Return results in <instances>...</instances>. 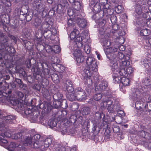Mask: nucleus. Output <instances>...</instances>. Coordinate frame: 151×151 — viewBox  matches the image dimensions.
<instances>
[{"label": "nucleus", "mask_w": 151, "mask_h": 151, "mask_svg": "<svg viewBox=\"0 0 151 151\" xmlns=\"http://www.w3.org/2000/svg\"><path fill=\"white\" fill-rule=\"evenodd\" d=\"M48 124L52 128L55 127H57V122L54 119H50L48 122Z\"/></svg>", "instance_id": "nucleus-30"}, {"label": "nucleus", "mask_w": 151, "mask_h": 151, "mask_svg": "<svg viewBox=\"0 0 151 151\" xmlns=\"http://www.w3.org/2000/svg\"><path fill=\"white\" fill-rule=\"evenodd\" d=\"M136 135H137L140 136L144 139L143 140L145 141V139L146 140L148 139V138L149 136V134L146 132L145 131L142 130L141 131H137L135 133Z\"/></svg>", "instance_id": "nucleus-14"}, {"label": "nucleus", "mask_w": 151, "mask_h": 151, "mask_svg": "<svg viewBox=\"0 0 151 151\" xmlns=\"http://www.w3.org/2000/svg\"><path fill=\"white\" fill-rule=\"evenodd\" d=\"M83 38V37H82L81 36H80L78 35V36H77L75 39V41L78 42L79 44L80 43L81 44V43L82 42Z\"/></svg>", "instance_id": "nucleus-55"}, {"label": "nucleus", "mask_w": 151, "mask_h": 151, "mask_svg": "<svg viewBox=\"0 0 151 151\" xmlns=\"http://www.w3.org/2000/svg\"><path fill=\"white\" fill-rule=\"evenodd\" d=\"M44 6L41 4H38L36 6V9L37 11L39 13H41L44 10Z\"/></svg>", "instance_id": "nucleus-41"}, {"label": "nucleus", "mask_w": 151, "mask_h": 151, "mask_svg": "<svg viewBox=\"0 0 151 151\" xmlns=\"http://www.w3.org/2000/svg\"><path fill=\"white\" fill-rule=\"evenodd\" d=\"M79 32L78 30L76 29H73L70 34V38L71 40L75 39L79 34Z\"/></svg>", "instance_id": "nucleus-20"}, {"label": "nucleus", "mask_w": 151, "mask_h": 151, "mask_svg": "<svg viewBox=\"0 0 151 151\" xmlns=\"http://www.w3.org/2000/svg\"><path fill=\"white\" fill-rule=\"evenodd\" d=\"M58 60V58L56 57L52 56L51 57V60L52 61V63L53 64H55L57 62Z\"/></svg>", "instance_id": "nucleus-53"}, {"label": "nucleus", "mask_w": 151, "mask_h": 151, "mask_svg": "<svg viewBox=\"0 0 151 151\" xmlns=\"http://www.w3.org/2000/svg\"><path fill=\"white\" fill-rule=\"evenodd\" d=\"M130 64V63L129 61L127 60H124L122 61V63L120 65V66H122V67L126 68V67L128 66Z\"/></svg>", "instance_id": "nucleus-35"}, {"label": "nucleus", "mask_w": 151, "mask_h": 151, "mask_svg": "<svg viewBox=\"0 0 151 151\" xmlns=\"http://www.w3.org/2000/svg\"><path fill=\"white\" fill-rule=\"evenodd\" d=\"M61 101L59 100H56L53 102V106L55 108H58L60 107Z\"/></svg>", "instance_id": "nucleus-37"}, {"label": "nucleus", "mask_w": 151, "mask_h": 151, "mask_svg": "<svg viewBox=\"0 0 151 151\" xmlns=\"http://www.w3.org/2000/svg\"><path fill=\"white\" fill-rule=\"evenodd\" d=\"M90 109L88 107H85L83 108V111L82 112L83 115H88L89 114L90 111Z\"/></svg>", "instance_id": "nucleus-38"}, {"label": "nucleus", "mask_w": 151, "mask_h": 151, "mask_svg": "<svg viewBox=\"0 0 151 151\" xmlns=\"http://www.w3.org/2000/svg\"><path fill=\"white\" fill-rule=\"evenodd\" d=\"M41 144H42V141H34L32 143V147L35 148H41L44 149L43 145H42Z\"/></svg>", "instance_id": "nucleus-24"}, {"label": "nucleus", "mask_w": 151, "mask_h": 151, "mask_svg": "<svg viewBox=\"0 0 151 151\" xmlns=\"http://www.w3.org/2000/svg\"><path fill=\"white\" fill-rule=\"evenodd\" d=\"M24 133L22 132H20L14 134L12 136L13 138L14 139H21V141L23 139L24 136Z\"/></svg>", "instance_id": "nucleus-27"}, {"label": "nucleus", "mask_w": 151, "mask_h": 151, "mask_svg": "<svg viewBox=\"0 0 151 151\" xmlns=\"http://www.w3.org/2000/svg\"><path fill=\"white\" fill-rule=\"evenodd\" d=\"M23 105L21 102L18 101V103L17 104L16 106L19 109L22 110L23 109Z\"/></svg>", "instance_id": "nucleus-56"}, {"label": "nucleus", "mask_w": 151, "mask_h": 151, "mask_svg": "<svg viewBox=\"0 0 151 151\" xmlns=\"http://www.w3.org/2000/svg\"><path fill=\"white\" fill-rule=\"evenodd\" d=\"M77 100L78 101L82 100L86 97V93L84 90L80 88H78L75 90Z\"/></svg>", "instance_id": "nucleus-7"}, {"label": "nucleus", "mask_w": 151, "mask_h": 151, "mask_svg": "<svg viewBox=\"0 0 151 151\" xmlns=\"http://www.w3.org/2000/svg\"><path fill=\"white\" fill-rule=\"evenodd\" d=\"M87 65V69L85 70V73L91 76V72H96L97 70L98 66L96 64L97 61L95 58L92 56L87 57L86 60Z\"/></svg>", "instance_id": "nucleus-1"}, {"label": "nucleus", "mask_w": 151, "mask_h": 151, "mask_svg": "<svg viewBox=\"0 0 151 151\" xmlns=\"http://www.w3.org/2000/svg\"><path fill=\"white\" fill-rule=\"evenodd\" d=\"M68 129L69 128L63 125L58 128V130L62 134H64L67 132Z\"/></svg>", "instance_id": "nucleus-28"}, {"label": "nucleus", "mask_w": 151, "mask_h": 151, "mask_svg": "<svg viewBox=\"0 0 151 151\" xmlns=\"http://www.w3.org/2000/svg\"><path fill=\"white\" fill-rule=\"evenodd\" d=\"M71 1L72 3H74V7L76 10L79 11L81 9L82 6L80 2L75 0H73Z\"/></svg>", "instance_id": "nucleus-23"}, {"label": "nucleus", "mask_w": 151, "mask_h": 151, "mask_svg": "<svg viewBox=\"0 0 151 151\" xmlns=\"http://www.w3.org/2000/svg\"><path fill=\"white\" fill-rule=\"evenodd\" d=\"M105 52L106 54L107 57L109 60L113 59L114 58L112 57L113 53L117 51V49L115 47L106 48L105 49Z\"/></svg>", "instance_id": "nucleus-8"}, {"label": "nucleus", "mask_w": 151, "mask_h": 151, "mask_svg": "<svg viewBox=\"0 0 151 151\" xmlns=\"http://www.w3.org/2000/svg\"><path fill=\"white\" fill-rule=\"evenodd\" d=\"M93 72H91V76H89L88 74L85 73L86 78L84 79V81L85 83L87 84L90 85L92 84V80L91 78Z\"/></svg>", "instance_id": "nucleus-25"}, {"label": "nucleus", "mask_w": 151, "mask_h": 151, "mask_svg": "<svg viewBox=\"0 0 151 151\" xmlns=\"http://www.w3.org/2000/svg\"><path fill=\"white\" fill-rule=\"evenodd\" d=\"M48 48L49 49V52L50 51L55 53H59L60 50V48L59 46L58 45H55L51 47L50 46H49Z\"/></svg>", "instance_id": "nucleus-18"}, {"label": "nucleus", "mask_w": 151, "mask_h": 151, "mask_svg": "<svg viewBox=\"0 0 151 151\" xmlns=\"http://www.w3.org/2000/svg\"><path fill=\"white\" fill-rule=\"evenodd\" d=\"M25 64L27 67L29 68L31 66V60L30 59L27 60L25 62Z\"/></svg>", "instance_id": "nucleus-59"}, {"label": "nucleus", "mask_w": 151, "mask_h": 151, "mask_svg": "<svg viewBox=\"0 0 151 151\" xmlns=\"http://www.w3.org/2000/svg\"><path fill=\"white\" fill-rule=\"evenodd\" d=\"M143 81L145 85L148 86L151 85V80L150 79L146 78Z\"/></svg>", "instance_id": "nucleus-48"}, {"label": "nucleus", "mask_w": 151, "mask_h": 151, "mask_svg": "<svg viewBox=\"0 0 151 151\" xmlns=\"http://www.w3.org/2000/svg\"><path fill=\"white\" fill-rule=\"evenodd\" d=\"M76 21L77 24L80 27L84 28L86 26V22L84 19H77Z\"/></svg>", "instance_id": "nucleus-19"}, {"label": "nucleus", "mask_w": 151, "mask_h": 151, "mask_svg": "<svg viewBox=\"0 0 151 151\" xmlns=\"http://www.w3.org/2000/svg\"><path fill=\"white\" fill-rule=\"evenodd\" d=\"M52 141V139L50 137L47 138L45 139L44 141L42 142V144H43V147L47 148L50 145Z\"/></svg>", "instance_id": "nucleus-21"}, {"label": "nucleus", "mask_w": 151, "mask_h": 151, "mask_svg": "<svg viewBox=\"0 0 151 151\" xmlns=\"http://www.w3.org/2000/svg\"><path fill=\"white\" fill-rule=\"evenodd\" d=\"M117 111V113L118 114H119L121 116H124L125 115V113L124 112V111L121 110H120L119 108V107L118 106V107H117V110H116Z\"/></svg>", "instance_id": "nucleus-51"}, {"label": "nucleus", "mask_w": 151, "mask_h": 151, "mask_svg": "<svg viewBox=\"0 0 151 151\" xmlns=\"http://www.w3.org/2000/svg\"><path fill=\"white\" fill-rule=\"evenodd\" d=\"M68 24L69 27L73 28V29H75L74 24L73 23V21L71 19L68 20Z\"/></svg>", "instance_id": "nucleus-49"}, {"label": "nucleus", "mask_w": 151, "mask_h": 151, "mask_svg": "<svg viewBox=\"0 0 151 151\" xmlns=\"http://www.w3.org/2000/svg\"><path fill=\"white\" fill-rule=\"evenodd\" d=\"M32 140L36 141H41L40 140L41 137L40 135L39 134H36L34 135L33 136H32Z\"/></svg>", "instance_id": "nucleus-45"}, {"label": "nucleus", "mask_w": 151, "mask_h": 151, "mask_svg": "<svg viewBox=\"0 0 151 151\" xmlns=\"http://www.w3.org/2000/svg\"><path fill=\"white\" fill-rule=\"evenodd\" d=\"M22 142H23L24 145L30 147H32V143L34 142L31 135L24 136Z\"/></svg>", "instance_id": "nucleus-10"}, {"label": "nucleus", "mask_w": 151, "mask_h": 151, "mask_svg": "<svg viewBox=\"0 0 151 151\" xmlns=\"http://www.w3.org/2000/svg\"><path fill=\"white\" fill-rule=\"evenodd\" d=\"M34 71L37 75H40L41 74V72L40 69L35 68L34 69Z\"/></svg>", "instance_id": "nucleus-64"}, {"label": "nucleus", "mask_w": 151, "mask_h": 151, "mask_svg": "<svg viewBox=\"0 0 151 151\" xmlns=\"http://www.w3.org/2000/svg\"><path fill=\"white\" fill-rule=\"evenodd\" d=\"M113 81L115 83H121L122 77L116 76H113Z\"/></svg>", "instance_id": "nucleus-36"}, {"label": "nucleus", "mask_w": 151, "mask_h": 151, "mask_svg": "<svg viewBox=\"0 0 151 151\" xmlns=\"http://www.w3.org/2000/svg\"><path fill=\"white\" fill-rule=\"evenodd\" d=\"M85 57L82 54L76 58V61L78 63H80L83 62L85 60Z\"/></svg>", "instance_id": "nucleus-34"}, {"label": "nucleus", "mask_w": 151, "mask_h": 151, "mask_svg": "<svg viewBox=\"0 0 151 151\" xmlns=\"http://www.w3.org/2000/svg\"><path fill=\"white\" fill-rule=\"evenodd\" d=\"M63 97L62 94L59 92H58L55 93L53 96V99L56 100L60 101L61 100Z\"/></svg>", "instance_id": "nucleus-31"}, {"label": "nucleus", "mask_w": 151, "mask_h": 151, "mask_svg": "<svg viewBox=\"0 0 151 151\" xmlns=\"http://www.w3.org/2000/svg\"><path fill=\"white\" fill-rule=\"evenodd\" d=\"M25 18L26 19V20L27 22L30 21L32 18V16L31 14H26L25 15Z\"/></svg>", "instance_id": "nucleus-52"}, {"label": "nucleus", "mask_w": 151, "mask_h": 151, "mask_svg": "<svg viewBox=\"0 0 151 151\" xmlns=\"http://www.w3.org/2000/svg\"><path fill=\"white\" fill-rule=\"evenodd\" d=\"M17 95L18 96L19 98L22 99L24 96V94L22 92L18 91L17 93Z\"/></svg>", "instance_id": "nucleus-63"}, {"label": "nucleus", "mask_w": 151, "mask_h": 151, "mask_svg": "<svg viewBox=\"0 0 151 151\" xmlns=\"http://www.w3.org/2000/svg\"><path fill=\"white\" fill-rule=\"evenodd\" d=\"M42 21L41 19L38 18L35 19L34 21L32 22V25L36 28L40 29V27Z\"/></svg>", "instance_id": "nucleus-22"}, {"label": "nucleus", "mask_w": 151, "mask_h": 151, "mask_svg": "<svg viewBox=\"0 0 151 151\" xmlns=\"http://www.w3.org/2000/svg\"><path fill=\"white\" fill-rule=\"evenodd\" d=\"M50 27V24L46 22H43L42 23L40 29L42 32H47L48 30H49V27Z\"/></svg>", "instance_id": "nucleus-15"}, {"label": "nucleus", "mask_w": 151, "mask_h": 151, "mask_svg": "<svg viewBox=\"0 0 151 151\" xmlns=\"http://www.w3.org/2000/svg\"><path fill=\"white\" fill-rule=\"evenodd\" d=\"M5 37H6V40H8L7 36H6L5 33H4L0 29V38H4Z\"/></svg>", "instance_id": "nucleus-61"}, {"label": "nucleus", "mask_w": 151, "mask_h": 151, "mask_svg": "<svg viewBox=\"0 0 151 151\" xmlns=\"http://www.w3.org/2000/svg\"><path fill=\"white\" fill-rule=\"evenodd\" d=\"M149 33L148 32L147 29H142L140 31V35L142 36H147L148 35Z\"/></svg>", "instance_id": "nucleus-46"}, {"label": "nucleus", "mask_w": 151, "mask_h": 151, "mask_svg": "<svg viewBox=\"0 0 151 151\" xmlns=\"http://www.w3.org/2000/svg\"><path fill=\"white\" fill-rule=\"evenodd\" d=\"M68 107L67 102L65 99H63L62 101H61L60 107L61 108L65 109Z\"/></svg>", "instance_id": "nucleus-40"}, {"label": "nucleus", "mask_w": 151, "mask_h": 151, "mask_svg": "<svg viewBox=\"0 0 151 151\" xmlns=\"http://www.w3.org/2000/svg\"><path fill=\"white\" fill-rule=\"evenodd\" d=\"M14 22H15V24H12L10 26L12 28L15 29L17 27L18 25V23L16 20H14Z\"/></svg>", "instance_id": "nucleus-60"}, {"label": "nucleus", "mask_w": 151, "mask_h": 151, "mask_svg": "<svg viewBox=\"0 0 151 151\" xmlns=\"http://www.w3.org/2000/svg\"><path fill=\"white\" fill-rule=\"evenodd\" d=\"M84 50L87 54H89L90 52V48L89 45L85 44L84 47Z\"/></svg>", "instance_id": "nucleus-47"}, {"label": "nucleus", "mask_w": 151, "mask_h": 151, "mask_svg": "<svg viewBox=\"0 0 151 151\" xmlns=\"http://www.w3.org/2000/svg\"><path fill=\"white\" fill-rule=\"evenodd\" d=\"M135 12L138 14H139L142 13V9L140 5L137 4L136 5L135 8Z\"/></svg>", "instance_id": "nucleus-43"}, {"label": "nucleus", "mask_w": 151, "mask_h": 151, "mask_svg": "<svg viewBox=\"0 0 151 151\" xmlns=\"http://www.w3.org/2000/svg\"><path fill=\"white\" fill-rule=\"evenodd\" d=\"M112 69H114V71L117 72L119 75L122 76H124L127 74L126 71L125 70L126 68L120 66L119 68L117 69L118 68V65L116 63H114L112 66Z\"/></svg>", "instance_id": "nucleus-6"}, {"label": "nucleus", "mask_w": 151, "mask_h": 151, "mask_svg": "<svg viewBox=\"0 0 151 151\" xmlns=\"http://www.w3.org/2000/svg\"><path fill=\"white\" fill-rule=\"evenodd\" d=\"M102 97V94L101 93H98L95 94L93 96L94 99L96 101H98L100 100Z\"/></svg>", "instance_id": "nucleus-44"}, {"label": "nucleus", "mask_w": 151, "mask_h": 151, "mask_svg": "<svg viewBox=\"0 0 151 151\" xmlns=\"http://www.w3.org/2000/svg\"><path fill=\"white\" fill-rule=\"evenodd\" d=\"M16 144L15 143L13 142H12L10 143V144L9 145V148L12 149L11 150H12L16 147Z\"/></svg>", "instance_id": "nucleus-57"}, {"label": "nucleus", "mask_w": 151, "mask_h": 151, "mask_svg": "<svg viewBox=\"0 0 151 151\" xmlns=\"http://www.w3.org/2000/svg\"><path fill=\"white\" fill-rule=\"evenodd\" d=\"M7 136V135H6V132L5 134L4 131H3L2 133H1V134H0V143L4 144H6L8 142L7 140L4 139L5 136ZM11 136V135L10 134L7 136V137H9Z\"/></svg>", "instance_id": "nucleus-17"}, {"label": "nucleus", "mask_w": 151, "mask_h": 151, "mask_svg": "<svg viewBox=\"0 0 151 151\" xmlns=\"http://www.w3.org/2000/svg\"><path fill=\"white\" fill-rule=\"evenodd\" d=\"M99 2L101 5L103 6V9L110 7V5L108 3V0H99Z\"/></svg>", "instance_id": "nucleus-26"}, {"label": "nucleus", "mask_w": 151, "mask_h": 151, "mask_svg": "<svg viewBox=\"0 0 151 151\" xmlns=\"http://www.w3.org/2000/svg\"><path fill=\"white\" fill-rule=\"evenodd\" d=\"M91 42V40L89 38V37L87 35L86 37H83L82 42L81 43V46L82 47L84 43H85V44L89 45Z\"/></svg>", "instance_id": "nucleus-32"}, {"label": "nucleus", "mask_w": 151, "mask_h": 151, "mask_svg": "<svg viewBox=\"0 0 151 151\" xmlns=\"http://www.w3.org/2000/svg\"><path fill=\"white\" fill-rule=\"evenodd\" d=\"M108 86L107 82L106 81H102L98 86L95 88L96 91H103L106 89Z\"/></svg>", "instance_id": "nucleus-12"}, {"label": "nucleus", "mask_w": 151, "mask_h": 151, "mask_svg": "<svg viewBox=\"0 0 151 151\" xmlns=\"http://www.w3.org/2000/svg\"><path fill=\"white\" fill-rule=\"evenodd\" d=\"M129 79L126 78L122 77L121 83L124 86H127L129 84Z\"/></svg>", "instance_id": "nucleus-33"}, {"label": "nucleus", "mask_w": 151, "mask_h": 151, "mask_svg": "<svg viewBox=\"0 0 151 151\" xmlns=\"http://www.w3.org/2000/svg\"><path fill=\"white\" fill-rule=\"evenodd\" d=\"M110 20L112 23H115L117 21L116 17L114 15H111L110 17Z\"/></svg>", "instance_id": "nucleus-50"}, {"label": "nucleus", "mask_w": 151, "mask_h": 151, "mask_svg": "<svg viewBox=\"0 0 151 151\" xmlns=\"http://www.w3.org/2000/svg\"><path fill=\"white\" fill-rule=\"evenodd\" d=\"M72 84L70 80H68L66 81L64 86L67 91H74V89L72 86Z\"/></svg>", "instance_id": "nucleus-16"}, {"label": "nucleus", "mask_w": 151, "mask_h": 151, "mask_svg": "<svg viewBox=\"0 0 151 151\" xmlns=\"http://www.w3.org/2000/svg\"><path fill=\"white\" fill-rule=\"evenodd\" d=\"M146 141L144 142L143 144L148 149H151V142L149 141L148 138L147 139H146Z\"/></svg>", "instance_id": "nucleus-42"}, {"label": "nucleus", "mask_w": 151, "mask_h": 151, "mask_svg": "<svg viewBox=\"0 0 151 151\" xmlns=\"http://www.w3.org/2000/svg\"><path fill=\"white\" fill-rule=\"evenodd\" d=\"M114 10L111 8V7L110 5V7H109L108 8H104L103 10V12L105 14L107 13V15H112L114 13Z\"/></svg>", "instance_id": "nucleus-29"}, {"label": "nucleus", "mask_w": 151, "mask_h": 151, "mask_svg": "<svg viewBox=\"0 0 151 151\" xmlns=\"http://www.w3.org/2000/svg\"><path fill=\"white\" fill-rule=\"evenodd\" d=\"M51 34V32L49 30H48L47 32H43V35L45 37L47 38L49 37V35Z\"/></svg>", "instance_id": "nucleus-54"}, {"label": "nucleus", "mask_w": 151, "mask_h": 151, "mask_svg": "<svg viewBox=\"0 0 151 151\" xmlns=\"http://www.w3.org/2000/svg\"><path fill=\"white\" fill-rule=\"evenodd\" d=\"M133 69L131 67H129L126 69L127 73L129 74H131L133 72Z\"/></svg>", "instance_id": "nucleus-58"}, {"label": "nucleus", "mask_w": 151, "mask_h": 151, "mask_svg": "<svg viewBox=\"0 0 151 151\" xmlns=\"http://www.w3.org/2000/svg\"><path fill=\"white\" fill-rule=\"evenodd\" d=\"M113 101L111 100H108L104 101L103 106L106 107L108 111L110 113H113L117 110L118 106L116 105L113 104Z\"/></svg>", "instance_id": "nucleus-4"}, {"label": "nucleus", "mask_w": 151, "mask_h": 151, "mask_svg": "<svg viewBox=\"0 0 151 151\" xmlns=\"http://www.w3.org/2000/svg\"><path fill=\"white\" fill-rule=\"evenodd\" d=\"M142 90L141 87H139L138 88L134 89L132 91V98L134 100H137L140 99L141 96V93L142 92Z\"/></svg>", "instance_id": "nucleus-9"}, {"label": "nucleus", "mask_w": 151, "mask_h": 151, "mask_svg": "<svg viewBox=\"0 0 151 151\" xmlns=\"http://www.w3.org/2000/svg\"><path fill=\"white\" fill-rule=\"evenodd\" d=\"M109 36L105 35L100 40V41L102 45L104 46V49H105L107 47H108L111 45L110 42L108 39Z\"/></svg>", "instance_id": "nucleus-11"}, {"label": "nucleus", "mask_w": 151, "mask_h": 151, "mask_svg": "<svg viewBox=\"0 0 151 151\" xmlns=\"http://www.w3.org/2000/svg\"><path fill=\"white\" fill-rule=\"evenodd\" d=\"M19 87L22 90H25L27 88V86L26 84L23 83V82L21 84L19 85Z\"/></svg>", "instance_id": "nucleus-62"}, {"label": "nucleus", "mask_w": 151, "mask_h": 151, "mask_svg": "<svg viewBox=\"0 0 151 151\" xmlns=\"http://www.w3.org/2000/svg\"><path fill=\"white\" fill-rule=\"evenodd\" d=\"M15 119V118L12 115H5L3 114L2 117L0 118V130L5 131V126L12 122V121Z\"/></svg>", "instance_id": "nucleus-3"}, {"label": "nucleus", "mask_w": 151, "mask_h": 151, "mask_svg": "<svg viewBox=\"0 0 151 151\" xmlns=\"http://www.w3.org/2000/svg\"><path fill=\"white\" fill-rule=\"evenodd\" d=\"M6 37L3 38L0 41V50H2L6 54L14 53L15 50L13 47L9 46L8 42V40H6Z\"/></svg>", "instance_id": "nucleus-2"}, {"label": "nucleus", "mask_w": 151, "mask_h": 151, "mask_svg": "<svg viewBox=\"0 0 151 151\" xmlns=\"http://www.w3.org/2000/svg\"><path fill=\"white\" fill-rule=\"evenodd\" d=\"M74 56L76 58L80 56V55L82 54V53L81 50L78 49H76L75 50L73 53Z\"/></svg>", "instance_id": "nucleus-39"}, {"label": "nucleus", "mask_w": 151, "mask_h": 151, "mask_svg": "<svg viewBox=\"0 0 151 151\" xmlns=\"http://www.w3.org/2000/svg\"><path fill=\"white\" fill-rule=\"evenodd\" d=\"M25 113L26 115H28V117L33 122H35L38 120V117L39 116V112L38 111H35L32 112L31 110H25Z\"/></svg>", "instance_id": "nucleus-5"}, {"label": "nucleus", "mask_w": 151, "mask_h": 151, "mask_svg": "<svg viewBox=\"0 0 151 151\" xmlns=\"http://www.w3.org/2000/svg\"><path fill=\"white\" fill-rule=\"evenodd\" d=\"M67 97L70 101H73L77 100L75 91H67Z\"/></svg>", "instance_id": "nucleus-13"}]
</instances>
